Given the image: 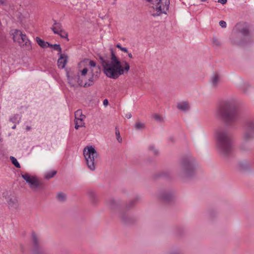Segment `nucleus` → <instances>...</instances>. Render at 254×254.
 I'll use <instances>...</instances> for the list:
<instances>
[{
  "label": "nucleus",
  "instance_id": "nucleus-1",
  "mask_svg": "<svg viewBox=\"0 0 254 254\" xmlns=\"http://www.w3.org/2000/svg\"><path fill=\"white\" fill-rule=\"evenodd\" d=\"M104 73L109 78L117 79L120 75L127 73L130 66L127 62L120 61L112 49H111V57L100 56Z\"/></svg>",
  "mask_w": 254,
  "mask_h": 254
},
{
  "label": "nucleus",
  "instance_id": "nucleus-2",
  "mask_svg": "<svg viewBox=\"0 0 254 254\" xmlns=\"http://www.w3.org/2000/svg\"><path fill=\"white\" fill-rule=\"evenodd\" d=\"M215 116L227 124L236 122L238 119L236 100L234 98H229L223 101L216 109Z\"/></svg>",
  "mask_w": 254,
  "mask_h": 254
},
{
  "label": "nucleus",
  "instance_id": "nucleus-3",
  "mask_svg": "<svg viewBox=\"0 0 254 254\" xmlns=\"http://www.w3.org/2000/svg\"><path fill=\"white\" fill-rule=\"evenodd\" d=\"M217 147L220 153L227 156L232 150V140L228 132L223 129H218L216 132Z\"/></svg>",
  "mask_w": 254,
  "mask_h": 254
},
{
  "label": "nucleus",
  "instance_id": "nucleus-4",
  "mask_svg": "<svg viewBox=\"0 0 254 254\" xmlns=\"http://www.w3.org/2000/svg\"><path fill=\"white\" fill-rule=\"evenodd\" d=\"M176 172L183 181L192 177L196 172L195 161L193 159L182 160L177 166Z\"/></svg>",
  "mask_w": 254,
  "mask_h": 254
},
{
  "label": "nucleus",
  "instance_id": "nucleus-5",
  "mask_svg": "<svg viewBox=\"0 0 254 254\" xmlns=\"http://www.w3.org/2000/svg\"><path fill=\"white\" fill-rule=\"evenodd\" d=\"M152 4L151 15L153 17L160 16L161 14H166L169 9L170 0H146Z\"/></svg>",
  "mask_w": 254,
  "mask_h": 254
},
{
  "label": "nucleus",
  "instance_id": "nucleus-6",
  "mask_svg": "<svg viewBox=\"0 0 254 254\" xmlns=\"http://www.w3.org/2000/svg\"><path fill=\"white\" fill-rule=\"evenodd\" d=\"M83 155L88 168L92 171L96 169V161L98 154L94 147L87 146L84 148Z\"/></svg>",
  "mask_w": 254,
  "mask_h": 254
},
{
  "label": "nucleus",
  "instance_id": "nucleus-7",
  "mask_svg": "<svg viewBox=\"0 0 254 254\" xmlns=\"http://www.w3.org/2000/svg\"><path fill=\"white\" fill-rule=\"evenodd\" d=\"M89 72L88 73V78L87 81H85L83 84V87H89L94 84L96 81L100 74V68L98 66H96V64L93 61H90L89 63Z\"/></svg>",
  "mask_w": 254,
  "mask_h": 254
},
{
  "label": "nucleus",
  "instance_id": "nucleus-8",
  "mask_svg": "<svg viewBox=\"0 0 254 254\" xmlns=\"http://www.w3.org/2000/svg\"><path fill=\"white\" fill-rule=\"evenodd\" d=\"M254 137V120L249 121L246 124L245 131L243 135V143L241 148L243 150H247L249 148L246 146V143L253 139Z\"/></svg>",
  "mask_w": 254,
  "mask_h": 254
},
{
  "label": "nucleus",
  "instance_id": "nucleus-9",
  "mask_svg": "<svg viewBox=\"0 0 254 254\" xmlns=\"http://www.w3.org/2000/svg\"><path fill=\"white\" fill-rule=\"evenodd\" d=\"M21 177L28 184L29 187L34 192L43 190V184L38 178L28 173L21 174Z\"/></svg>",
  "mask_w": 254,
  "mask_h": 254
},
{
  "label": "nucleus",
  "instance_id": "nucleus-10",
  "mask_svg": "<svg viewBox=\"0 0 254 254\" xmlns=\"http://www.w3.org/2000/svg\"><path fill=\"white\" fill-rule=\"evenodd\" d=\"M10 34L12 36L13 41L17 42L20 46H26L30 45V41L27 36L20 30L12 29L10 31Z\"/></svg>",
  "mask_w": 254,
  "mask_h": 254
},
{
  "label": "nucleus",
  "instance_id": "nucleus-11",
  "mask_svg": "<svg viewBox=\"0 0 254 254\" xmlns=\"http://www.w3.org/2000/svg\"><path fill=\"white\" fill-rule=\"evenodd\" d=\"M75 128L77 129L80 127H84V120L85 116L82 114V111L78 110L75 112Z\"/></svg>",
  "mask_w": 254,
  "mask_h": 254
},
{
  "label": "nucleus",
  "instance_id": "nucleus-12",
  "mask_svg": "<svg viewBox=\"0 0 254 254\" xmlns=\"http://www.w3.org/2000/svg\"><path fill=\"white\" fill-rule=\"evenodd\" d=\"M68 82L71 87H77V86H83V79L80 77L79 73L76 75L70 76L67 74Z\"/></svg>",
  "mask_w": 254,
  "mask_h": 254
},
{
  "label": "nucleus",
  "instance_id": "nucleus-13",
  "mask_svg": "<svg viewBox=\"0 0 254 254\" xmlns=\"http://www.w3.org/2000/svg\"><path fill=\"white\" fill-rule=\"evenodd\" d=\"M237 87L240 91L245 94L250 93L253 89V87L249 83L245 82L243 80L240 81L237 83Z\"/></svg>",
  "mask_w": 254,
  "mask_h": 254
},
{
  "label": "nucleus",
  "instance_id": "nucleus-14",
  "mask_svg": "<svg viewBox=\"0 0 254 254\" xmlns=\"http://www.w3.org/2000/svg\"><path fill=\"white\" fill-rule=\"evenodd\" d=\"M175 196V192L171 190H166L160 193L159 197L164 201H169Z\"/></svg>",
  "mask_w": 254,
  "mask_h": 254
},
{
  "label": "nucleus",
  "instance_id": "nucleus-15",
  "mask_svg": "<svg viewBox=\"0 0 254 254\" xmlns=\"http://www.w3.org/2000/svg\"><path fill=\"white\" fill-rule=\"evenodd\" d=\"M220 84V76L217 73H214L210 79V84L212 88H217Z\"/></svg>",
  "mask_w": 254,
  "mask_h": 254
},
{
  "label": "nucleus",
  "instance_id": "nucleus-16",
  "mask_svg": "<svg viewBox=\"0 0 254 254\" xmlns=\"http://www.w3.org/2000/svg\"><path fill=\"white\" fill-rule=\"evenodd\" d=\"M60 58L58 60V65L59 68H64L67 63V56L62 53H58Z\"/></svg>",
  "mask_w": 254,
  "mask_h": 254
},
{
  "label": "nucleus",
  "instance_id": "nucleus-17",
  "mask_svg": "<svg viewBox=\"0 0 254 254\" xmlns=\"http://www.w3.org/2000/svg\"><path fill=\"white\" fill-rule=\"evenodd\" d=\"M177 108L180 111L185 112L190 109V106L188 102L183 101L178 103Z\"/></svg>",
  "mask_w": 254,
  "mask_h": 254
},
{
  "label": "nucleus",
  "instance_id": "nucleus-18",
  "mask_svg": "<svg viewBox=\"0 0 254 254\" xmlns=\"http://www.w3.org/2000/svg\"><path fill=\"white\" fill-rule=\"evenodd\" d=\"M52 30L55 34H58L61 32L63 29L61 23L55 22L54 25L51 28Z\"/></svg>",
  "mask_w": 254,
  "mask_h": 254
},
{
  "label": "nucleus",
  "instance_id": "nucleus-19",
  "mask_svg": "<svg viewBox=\"0 0 254 254\" xmlns=\"http://www.w3.org/2000/svg\"><path fill=\"white\" fill-rule=\"evenodd\" d=\"M211 41L213 47H219L222 45L220 40L216 36H213L212 38Z\"/></svg>",
  "mask_w": 254,
  "mask_h": 254
},
{
  "label": "nucleus",
  "instance_id": "nucleus-20",
  "mask_svg": "<svg viewBox=\"0 0 254 254\" xmlns=\"http://www.w3.org/2000/svg\"><path fill=\"white\" fill-rule=\"evenodd\" d=\"M57 200L61 202L64 201L66 199V195L62 192H59L56 195Z\"/></svg>",
  "mask_w": 254,
  "mask_h": 254
},
{
  "label": "nucleus",
  "instance_id": "nucleus-21",
  "mask_svg": "<svg viewBox=\"0 0 254 254\" xmlns=\"http://www.w3.org/2000/svg\"><path fill=\"white\" fill-rule=\"evenodd\" d=\"M36 41L37 44L42 48H45L47 47L48 42H46L39 37L36 38Z\"/></svg>",
  "mask_w": 254,
  "mask_h": 254
},
{
  "label": "nucleus",
  "instance_id": "nucleus-22",
  "mask_svg": "<svg viewBox=\"0 0 254 254\" xmlns=\"http://www.w3.org/2000/svg\"><path fill=\"white\" fill-rule=\"evenodd\" d=\"M57 174V171L55 170L52 171L45 174L44 177L46 179H50L53 178Z\"/></svg>",
  "mask_w": 254,
  "mask_h": 254
},
{
  "label": "nucleus",
  "instance_id": "nucleus-23",
  "mask_svg": "<svg viewBox=\"0 0 254 254\" xmlns=\"http://www.w3.org/2000/svg\"><path fill=\"white\" fill-rule=\"evenodd\" d=\"M136 129L141 130L145 128V124L140 122H136L135 125Z\"/></svg>",
  "mask_w": 254,
  "mask_h": 254
},
{
  "label": "nucleus",
  "instance_id": "nucleus-24",
  "mask_svg": "<svg viewBox=\"0 0 254 254\" xmlns=\"http://www.w3.org/2000/svg\"><path fill=\"white\" fill-rule=\"evenodd\" d=\"M10 160L12 163V164L18 168H20V165L17 161V159L13 156H10Z\"/></svg>",
  "mask_w": 254,
  "mask_h": 254
},
{
  "label": "nucleus",
  "instance_id": "nucleus-25",
  "mask_svg": "<svg viewBox=\"0 0 254 254\" xmlns=\"http://www.w3.org/2000/svg\"><path fill=\"white\" fill-rule=\"evenodd\" d=\"M89 72V68H84L80 71V74L81 76V79H83V81L85 79V76L87 74V72Z\"/></svg>",
  "mask_w": 254,
  "mask_h": 254
},
{
  "label": "nucleus",
  "instance_id": "nucleus-26",
  "mask_svg": "<svg viewBox=\"0 0 254 254\" xmlns=\"http://www.w3.org/2000/svg\"><path fill=\"white\" fill-rule=\"evenodd\" d=\"M115 134H116V136L117 140L119 142H122V139L121 137L119 130L117 127H116V128H115Z\"/></svg>",
  "mask_w": 254,
  "mask_h": 254
},
{
  "label": "nucleus",
  "instance_id": "nucleus-27",
  "mask_svg": "<svg viewBox=\"0 0 254 254\" xmlns=\"http://www.w3.org/2000/svg\"><path fill=\"white\" fill-rule=\"evenodd\" d=\"M60 36V37L62 38H66L67 40L68 39H67L68 34L67 33L64 31V30H63L61 32H59L58 34Z\"/></svg>",
  "mask_w": 254,
  "mask_h": 254
},
{
  "label": "nucleus",
  "instance_id": "nucleus-28",
  "mask_svg": "<svg viewBox=\"0 0 254 254\" xmlns=\"http://www.w3.org/2000/svg\"><path fill=\"white\" fill-rule=\"evenodd\" d=\"M240 33L242 35L244 36H246L249 35V31L247 28H244L241 29V30L240 31Z\"/></svg>",
  "mask_w": 254,
  "mask_h": 254
},
{
  "label": "nucleus",
  "instance_id": "nucleus-29",
  "mask_svg": "<svg viewBox=\"0 0 254 254\" xmlns=\"http://www.w3.org/2000/svg\"><path fill=\"white\" fill-rule=\"evenodd\" d=\"M149 149L155 155H157L159 153L158 150L157 148H156L154 146H149Z\"/></svg>",
  "mask_w": 254,
  "mask_h": 254
},
{
  "label": "nucleus",
  "instance_id": "nucleus-30",
  "mask_svg": "<svg viewBox=\"0 0 254 254\" xmlns=\"http://www.w3.org/2000/svg\"><path fill=\"white\" fill-rule=\"evenodd\" d=\"M53 48L55 50H57L59 52V53H62V49L60 47V45L59 44H54L53 45Z\"/></svg>",
  "mask_w": 254,
  "mask_h": 254
},
{
  "label": "nucleus",
  "instance_id": "nucleus-31",
  "mask_svg": "<svg viewBox=\"0 0 254 254\" xmlns=\"http://www.w3.org/2000/svg\"><path fill=\"white\" fill-rule=\"evenodd\" d=\"M88 194H89L90 197H91V198H92V199L94 198L96 196V193L94 191H89L88 192Z\"/></svg>",
  "mask_w": 254,
  "mask_h": 254
},
{
  "label": "nucleus",
  "instance_id": "nucleus-32",
  "mask_svg": "<svg viewBox=\"0 0 254 254\" xmlns=\"http://www.w3.org/2000/svg\"><path fill=\"white\" fill-rule=\"evenodd\" d=\"M220 26L222 28H225L226 27V22L223 20H221L219 22Z\"/></svg>",
  "mask_w": 254,
  "mask_h": 254
},
{
  "label": "nucleus",
  "instance_id": "nucleus-33",
  "mask_svg": "<svg viewBox=\"0 0 254 254\" xmlns=\"http://www.w3.org/2000/svg\"><path fill=\"white\" fill-rule=\"evenodd\" d=\"M154 118L157 121H160L161 120V117L159 115L157 114L154 115Z\"/></svg>",
  "mask_w": 254,
  "mask_h": 254
},
{
  "label": "nucleus",
  "instance_id": "nucleus-34",
  "mask_svg": "<svg viewBox=\"0 0 254 254\" xmlns=\"http://www.w3.org/2000/svg\"><path fill=\"white\" fill-rule=\"evenodd\" d=\"M227 1V0H218V2L222 3V4H225Z\"/></svg>",
  "mask_w": 254,
  "mask_h": 254
},
{
  "label": "nucleus",
  "instance_id": "nucleus-35",
  "mask_svg": "<svg viewBox=\"0 0 254 254\" xmlns=\"http://www.w3.org/2000/svg\"><path fill=\"white\" fill-rule=\"evenodd\" d=\"M103 105L105 106H107L108 105V100L107 99H105L103 101Z\"/></svg>",
  "mask_w": 254,
  "mask_h": 254
},
{
  "label": "nucleus",
  "instance_id": "nucleus-36",
  "mask_svg": "<svg viewBox=\"0 0 254 254\" xmlns=\"http://www.w3.org/2000/svg\"><path fill=\"white\" fill-rule=\"evenodd\" d=\"M122 52H124V53H128V50L127 48H123V49H122Z\"/></svg>",
  "mask_w": 254,
  "mask_h": 254
},
{
  "label": "nucleus",
  "instance_id": "nucleus-37",
  "mask_svg": "<svg viewBox=\"0 0 254 254\" xmlns=\"http://www.w3.org/2000/svg\"><path fill=\"white\" fill-rule=\"evenodd\" d=\"M116 47L118 48V49H119L121 51H122V49H123L124 47H122L121 45V44H118L117 45H116Z\"/></svg>",
  "mask_w": 254,
  "mask_h": 254
},
{
  "label": "nucleus",
  "instance_id": "nucleus-38",
  "mask_svg": "<svg viewBox=\"0 0 254 254\" xmlns=\"http://www.w3.org/2000/svg\"><path fill=\"white\" fill-rule=\"evenodd\" d=\"M121 217L124 222H127V219L125 218L124 216L122 215Z\"/></svg>",
  "mask_w": 254,
  "mask_h": 254
},
{
  "label": "nucleus",
  "instance_id": "nucleus-39",
  "mask_svg": "<svg viewBox=\"0 0 254 254\" xmlns=\"http://www.w3.org/2000/svg\"><path fill=\"white\" fill-rule=\"evenodd\" d=\"M126 117H127V118H128V119L130 118L131 117V114L129 113V114H127V115H126Z\"/></svg>",
  "mask_w": 254,
  "mask_h": 254
},
{
  "label": "nucleus",
  "instance_id": "nucleus-40",
  "mask_svg": "<svg viewBox=\"0 0 254 254\" xmlns=\"http://www.w3.org/2000/svg\"><path fill=\"white\" fill-rule=\"evenodd\" d=\"M53 47V45H52V44H50V43H49L48 42V44H47V47Z\"/></svg>",
  "mask_w": 254,
  "mask_h": 254
},
{
  "label": "nucleus",
  "instance_id": "nucleus-41",
  "mask_svg": "<svg viewBox=\"0 0 254 254\" xmlns=\"http://www.w3.org/2000/svg\"><path fill=\"white\" fill-rule=\"evenodd\" d=\"M128 56L129 58L132 59V55L131 53H129L128 54Z\"/></svg>",
  "mask_w": 254,
  "mask_h": 254
},
{
  "label": "nucleus",
  "instance_id": "nucleus-42",
  "mask_svg": "<svg viewBox=\"0 0 254 254\" xmlns=\"http://www.w3.org/2000/svg\"><path fill=\"white\" fill-rule=\"evenodd\" d=\"M171 254H181L179 252H174V253H172Z\"/></svg>",
  "mask_w": 254,
  "mask_h": 254
},
{
  "label": "nucleus",
  "instance_id": "nucleus-43",
  "mask_svg": "<svg viewBox=\"0 0 254 254\" xmlns=\"http://www.w3.org/2000/svg\"><path fill=\"white\" fill-rule=\"evenodd\" d=\"M239 165H240V167L241 169H242V168H243V167H242L243 163H240V164H239Z\"/></svg>",
  "mask_w": 254,
  "mask_h": 254
},
{
  "label": "nucleus",
  "instance_id": "nucleus-44",
  "mask_svg": "<svg viewBox=\"0 0 254 254\" xmlns=\"http://www.w3.org/2000/svg\"><path fill=\"white\" fill-rule=\"evenodd\" d=\"M0 3L1 4H3V2L1 0H0Z\"/></svg>",
  "mask_w": 254,
  "mask_h": 254
},
{
  "label": "nucleus",
  "instance_id": "nucleus-45",
  "mask_svg": "<svg viewBox=\"0 0 254 254\" xmlns=\"http://www.w3.org/2000/svg\"><path fill=\"white\" fill-rule=\"evenodd\" d=\"M27 130H29V129H30V127H27Z\"/></svg>",
  "mask_w": 254,
  "mask_h": 254
},
{
  "label": "nucleus",
  "instance_id": "nucleus-46",
  "mask_svg": "<svg viewBox=\"0 0 254 254\" xmlns=\"http://www.w3.org/2000/svg\"><path fill=\"white\" fill-rule=\"evenodd\" d=\"M201 1H205L206 0H200Z\"/></svg>",
  "mask_w": 254,
  "mask_h": 254
},
{
  "label": "nucleus",
  "instance_id": "nucleus-47",
  "mask_svg": "<svg viewBox=\"0 0 254 254\" xmlns=\"http://www.w3.org/2000/svg\"><path fill=\"white\" fill-rule=\"evenodd\" d=\"M9 206H11L10 203H9Z\"/></svg>",
  "mask_w": 254,
  "mask_h": 254
}]
</instances>
